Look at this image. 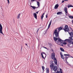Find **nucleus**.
<instances>
[{
  "instance_id": "ea45409f",
  "label": "nucleus",
  "mask_w": 73,
  "mask_h": 73,
  "mask_svg": "<svg viewBox=\"0 0 73 73\" xmlns=\"http://www.w3.org/2000/svg\"><path fill=\"white\" fill-rule=\"evenodd\" d=\"M25 45H27V46H28V45H27V44H25Z\"/></svg>"
},
{
  "instance_id": "2eb2a0df",
  "label": "nucleus",
  "mask_w": 73,
  "mask_h": 73,
  "mask_svg": "<svg viewBox=\"0 0 73 73\" xmlns=\"http://www.w3.org/2000/svg\"><path fill=\"white\" fill-rule=\"evenodd\" d=\"M20 14H21V13H20L18 15V16H17V18L18 19H19L20 18Z\"/></svg>"
},
{
  "instance_id": "bb28decb",
  "label": "nucleus",
  "mask_w": 73,
  "mask_h": 73,
  "mask_svg": "<svg viewBox=\"0 0 73 73\" xmlns=\"http://www.w3.org/2000/svg\"><path fill=\"white\" fill-rule=\"evenodd\" d=\"M62 44H64V45H66V42H62Z\"/></svg>"
},
{
  "instance_id": "a878e982",
  "label": "nucleus",
  "mask_w": 73,
  "mask_h": 73,
  "mask_svg": "<svg viewBox=\"0 0 73 73\" xmlns=\"http://www.w3.org/2000/svg\"><path fill=\"white\" fill-rule=\"evenodd\" d=\"M64 56H70V55L69 54H64Z\"/></svg>"
},
{
  "instance_id": "f704fd0d",
  "label": "nucleus",
  "mask_w": 73,
  "mask_h": 73,
  "mask_svg": "<svg viewBox=\"0 0 73 73\" xmlns=\"http://www.w3.org/2000/svg\"><path fill=\"white\" fill-rule=\"evenodd\" d=\"M39 30V29H38L37 31V32H38Z\"/></svg>"
},
{
  "instance_id": "1a4fd4ad",
  "label": "nucleus",
  "mask_w": 73,
  "mask_h": 73,
  "mask_svg": "<svg viewBox=\"0 0 73 73\" xmlns=\"http://www.w3.org/2000/svg\"><path fill=\"white\" fill-rule=\"evenodd\" d=\"M59 6V5H58V4H57L56 5H55L54 8V9H57Z\"/></svg>"
},
{
  "instance_id": "ddd939ff",
  "label": "nucleus",
  "mask_w": 73,
  "mask_h": 73,
  "mask_svg": "<svg viewBox=\"0 0 73 73\" xmlns=\"http://www.w3.org/2000/svg\"><path fill=\"white\" fill-rule=\"evenodd\" d=\"M67 8L66 7H65L64 11H65V12L66 13H68V11H67Z\"/></svg>"
},
{
  "instance_id": "c9c22d12",
  "label": "nucleus",
  "mask_w": 73,
  "mask_h": 73,
  "mask_svg": "<svg viewBox=\"0 0 73 73\" xmlns=\"http://www.w3.org/2000/svg\"><path fill=\"white\" fill-rule=\"evenodd\" d=\"M51 50H52V51L53 53H54V51H53V50L52 49Z\"/></svg>"
},
{
  "instance_id": "a19ab883",
  "label": "nucleus",
  "mask_w": 73,
  "mask_h": 73,
  "mask_svg": "<svg viewBox=\"0 0 73 73\" xmlns=\"http://www.w3.org/2000/svg\"><path fill=\"white\" fill-rule=\"evenodd\" d=\"M32 0V1H34L35 0Z\"/></svg>"
},
{
  "instance_id": "4c0bfd02",
  "label": "nucleus",
  "mask_w": 73,
  "mask_h": 73,
  "mask_svg": "<svg viewBox=\"0 0 73 73\" xmlns=\"http://www.w3.org/2000/svg\"><path fill=\"white\" fill-rule=\"evenodd\" d=\"M60 73H62V70L60 72Z\"/></svg>"
},
{
  "instance_id": "7ed1b4c3",
  "label": "nucleus",
  "mask_w": 73,
  "mask_h": 73,
  "mask_svg": "<svg viewBox=\"0 0 73 73\" xmlns=\"http://www.w3.org/2000/svg\"><path fill=\"white\" fill-rule=\"evenodd\" d=\"M62 29L64 30V31H69V29L68 28V27L67 25H66L64 27H62Z\"/></svg>"
},
{
  "instance_id": "f3484780",
  "label": "nucleus",
  "mask_w": 73,
  "mask_h": 73,
  "mask_svg": "<svg viewBox=\"0 0 73 73\" xmlns=\"http://www.w3.org/2000/svg\"><path fill=\"white\" fill-rule=\"evenodd\" d=\"M69 35H70V36H73V32H71L70 33L69 32Z\"/></svg>"
},
{
  "instance_id": "c85d7f7f",
  "label": "nucleus",
  "mask_w": 73,
  "mask_h": 73,
  "mask_svg": "<svg viewBox=\"0 0 73 73\" xmlns=\"http://www.w3.org/2000/svg\"><path fill=\"white\" fill-rule=\"evenodd\" d=\"M69 31H72V29L71 27H70V29H69Z\"/></svg>"
},
{
  "instance_id": "79ce46f5",
  "label": "nucleus",
  "mask_w": 73,
  "mask_h": 73,
  "mask_svg": "<svg viewBox=\"0 0 73 73\" xmlns=\"http://www.w3.org/2000/svg\"><path fill=\"white\" fill-rule=\"evenodd\" d=\"M72 44H73V42L72 43Z\"/></svg>"
},
{
  "instance_id": "0eeeda50",
  "label": "nucleus",
  "mask_w": 73,
  "mask_h": 73,
  "mask_svg": "<svg viewBox=\"0 0 73 73\" xmlns=\"http://www.w3.org/2000/svg\"><path fill=\"white\" fill-rule=\"evenodd\" d=\"M67 41L68 42H69V43H71L72 42V41L70 39H66L64 41Z\"/></svg>"
},
{
  "instance_id": "473e14b6",
  "label": "nucleus",
  "mask_w": 73,
  "mask_h": 73,
  "mask_svg": "<svg viewBox=\"0 0 73 73\" xmlns=\"http://www.w3.org/2000/svg\"><path fill=\"white\" fill-rule=\"evenodd\" d=\"M64 3V1H62V3Z\"/></svg>"
},
{
  "instance_id": "aec40b11",
  "label": "nucleus",
  "mask_w": 73,
  "mask_h": 73,
  "mask_svg": "<svg viewBox=\"0 0 73 73\" xmlns=\"http://www.w3.org/2000/svg\"><path fill=\"white\" fill-rule=\"evenodd\" d=\"M31 7L33 8V9H35V8H37V7H35L32 6H31Z\"/></svg>"
},
{
  "instance_id": "393cba45",
  "label": "nucleus",
  "mask_w": 73,
  "mask_h": 73,
  "mask_svg": "<svg viewBox=\"0 0 73 73\" xmlns=\"http://www.w3.org/2000/svg\"><path fill=\"white\" fill-rule=\"evenodd\" d=\"M42 70L43 71L44 70V69H45V67L44 66H42Z\"/></svg>"
},
{
  "instance_id": "9b49d317",
  "label": "nucleus",
  "mask_w": 73,
  "mask_h": 73,
  "mask_svg": "<svg viewBox=\"0 0 73 73\" xmlns=\"http://www.w3.org/2000/svg\"><path fill=\"white\" fill-rule=\"evenodd\" d=\"M46 73H49V68H46Z\"/></svg>"
},
{
  "instance_id": "c756f323",
  "label": "nucleus",
  "mask_w": 73,
  "mask_h": 73,
  "mask_svg": "<svg viewBox=\"0 0 73 73\" xmlns=\"http://www.w3.org/2000/svg\"><path fill=\"white\" fill-rule=\"evenodd\" d=\"M7 1H8V4H9V0H7Z\"/></svg>"
},
{
  "instance_id": "5701e85b",
  "label": "nucleus",
  "mask_w": 73,
  "mask_h": 73,
  "mask_svg": "<svg viewBox=\"0 0 73 73\" xmlns=\"http://www.w3.org/2000/svg\"><path fill=\"white\" fill-rule=\"evenodd\" d=\"M69 38H70L71 40H73V36H72L70 37H69Z\"/></svg>"
},
{
  "instance_id": "4be33fe9",
  "label": "nucleus",
  "mask_w": 73,
  "mask_h": 73,
  "mask_svg": "<svg viewBox=\"0 0 73 73\" xmlns=\"http://www.w3.org/2000/svg\"><path fill=\"white\" fill-rule=\"evenodd\" d=\"M37 5L38 6V7H40V3L39 2H37Z\"/></svg>"
},
{
  "instance_id": "39448f33",
  "label": "nucleus",
  "mask_w": 73,
  "mask_h": 73,
  "mask_svg": "<svg viewBox=\"0 0 73 73\" xmlns=\"http://www.w3.org/2000/svg\"><path fill=\"white\" fill-rule=\"evenodd\" d=\"M2 31H3V27H2V25H1V24H0V33L2 34V35H4Z\"/></svg>"
},
{
  "instance_id": "f8f14e48",
  "label": "nucleus",
  "mask_w": 73,
  "mask_h": 73,
  "mask_svg": "<svg viewBox=\"0 0 73 73\" xmlns=\"http://www.w3.org/2000/svg\"><path fill=\"white\" fill-rule=\"evenodd\" d=\"M34 17L36 19H37V14L36 13H35L34 14Z\"/></svg>"
},
{
  "instance_id": "b1692460",
  "label": "nucleus",
  "mask_w": 73,
  "mask_h": 73,
  "mask_svg": "<svg viewBox=\"0 0 73 73\" xmlns=\"http://www.w3.org/2000/svg\"><path fill=\"white\" fill-rule=\"evenodd\" d=\"M70 19H73V16H68Z\"/></svg>"
},
{
  "instance_id": "9d476101",
  "label": "nucleus",
  "mask_w": 73,
  "mask_h": 73,
  "mask_svg": "<svg viewBox=\"0 0 73 73\" xmlns=\"http://www.w3.org/2000/svg\"><path fill=\"white\" fill-rule=\"evenodd\" d=\"M51 23H52V21H51L48 25V29H49V28H50V25H51Z\"/></svg>"
},
{
  "instance_id": "7c9ffc66",
  "label": "nucleus",
  "mask_w": 73,
  "mask_h": 73,
  "mask_svg": "<svg viewBox=\"0 0 73 73\" xmlns=\"http://www.w3.org/2000/svg\"><path fill=\"white\" fill-rule=\"evenodd\" d=\"M46 18H48V14H47L46 15Z\"/></svg>"
},
{
  "instance_id": "e433bc0d",
  "label": "nucleus",
  "mask_w": 73,
  "mask_h": 73,
  "mask_svg": "<svg viewBox=\"0 0 73 73\" xmlns=\"http://www.w3.org/2000/svg\"><path fill=\"white\" fill-rule=\"evenodd\" d=\"M64 1H68V0H64Z\"/></svg>"
},
{
  "instance_id": "2f4dec72",
  "label": "nucleus",
  "mask_w": 73,
  "mask_h": 73,
  "mask_svg": "<svg viewBox=\"0 0 73 73\" xmlns=\"http://www.w3.org/2000/svg\"><path fill=\"white\" fill-rule=\"evenodd\" d=\"M43 48H45V49H47V48L43 46Z\"/></svg>"
},
{
  "instance_id": "58836bf2",
  "label": "nucleus",
  "mask_w": 73,
  "mask_h": 73,
  "mask_svg": "<svg viewBox=\"0 0 73 73\" xmlns=\"http://www.w3.org/2000/svg\"><path fill=\"white\" fill-rule=\"evenodd\" d=\"M71 57V58H73V57L72 56H71V57Z\"/></svg>"
},
{
  "instance_id": "6ab92c4d",
  "label": "nucleus",
  "mask_w": 73,
  "mask_h": 73,
  "mask_svg": "<svg viewBox=\"0 0 73 73\" xmlns=\"http://www.w3.org/2000/svg\"><path fill=\"white\" fill-rule=\"evenodd\" d=\"M64 59L66 61H67V60L68 59V57L67 56H65Z\"/></svg>"
},
{
  "instance_id": "dca6fc26",
  "label": "nucleus",
  "mask_w": 73,
  "mask_h": 73,
  "mask_svg": "<svg viewBox=\"0 0 73 73\" xmlns=\"http://www.w3.org/2000/svg\"><path fill=\"white\" fill-rule=\"evenodd\" d=\"M62 13V12H59L57 13V14L58 15H61Z\"/></svg>"
},
{
  "instance_id": "6e6552de",
  "label": "nucleus",
  "mask_w": 73,
  "mask_h": 73,
  "mask_svg": "<svg viewBox=\"0 0 73 73\" xmlns=\"http://www.w3.org/2000/svg\"><path fill=\"white\" fill-rule=\"evenodd\" d=\"M60 55L61 56V57L63 59V60H64V56L62 55V54L61 53V52H60Z\"/></svg>"
},
{
  "instance_id": "72a5a7b5",
  "label": "nucleus",
  "mask_w": 73,
  "mask_h": 73,
  "mask_svg": "<svg viewBox=\"0 0 73 73\" xmlns=\"http://www.w3.org/2000/svg\"><path fill=\"white\" fill-rule=\"evenodd\" d=\"M38 12H39V11H38L37 12H36V13H37V14H38Z\"/></svg>"
},
{
  "instance_id": "a211bd4d",
  "label": "nucleus",
  "mask_w": 73,
  "mask_h": 73,
  "mask_svg": "<svg viewBox=\"0 0 73 73\" xmlns=\"http://www.w3.org/2000/svg\"><path fill=\"white\" fill-rule=\"evenodd\" d=\"M60 50H61L62 52H64V49H63L62 48H60Z\"/></svg>"
},
{
  "instance_id": "20e7f679",
  "label": "nucleus",
  "mask_w": 73,
  "mask_h": 73,
  "mask_svg": "<svg viewBox=\"0 0 73 73\" xmlns=\"http://www.w3.org/2000/svg\"><path fill=\"white\" fill-rule=\"evenodd\" d=\"M50 68L51 70L53 69V70L54 71H56L57 70V67L56 66H55L53 65V66L52 68L50 67Z\"/></svg>"
},
{
  "instance_id": "4468645a",
  "label": "nucleus",
  "mask_w": 73,
  "mask_h": 73,
  "mask_svg": "<svg viewBox=\"0 0 73 73\" xmlns=\"http://www.w3.org/2000/svg\"><path fill=\"white\" fill-rule=\"evenodd\" d=\"M45 14V13H44L41 16V19L42 20V19H43V18L44 17V15Z\"/></svg>"
},
{
  "instance_id": "37998d69",
  "label": "nucleus",
  "mask_w": 73,
  "mask_h": 73,
  "mask_svg": "<svg viewBox=\"0 0 73 73\" xmlns=\"http://www.w3.org/2000/svg\"><path fill=\"white\" fill-rule=\"evenodd\" d=\"M72 24H73V20H72Z\"/></svg>"
},
{
  "instance_id": "cd10ccee",
  "label": "nucleus",
  "mask_w": 73,
  "mask_h": 73,
  "mask_svg": "<svg viewBox=\"0 0 73 73\" xmlns=\"http://www.w3.org/2000/svg\"><path fill=\"white\" fill-rule=\"evenodd\" d=\"M41 55L42 56V58H44V56H43V55L42 54V53L41 54Z\"/></svg>"
},
{
  "instance_id": "f257e3e1",
  "label": "nucleus",
  "mask_w": 73,
  "mask_h": 73,
  "mask_svg": "<svg viewBox=\"0 0 73 73\" xmlns=\"http://www.w3.org/2000/svg\"><path fill=\"white\" fill-rule=\"evenodd\" d=\"M58 29V31H57V29ZM62 29V27H60L59 28H58L57 29H56L54 32V34L53 35V37L54 38V41H56V43H58V41L59 42H63V40L60 38L58 39L57 38H56V37H58L59 36V32ZM58 40V41H56Z\"/></svg>"
},
{
  "instance_id": "f03ea898",
  "label": "nucleus",
  "mask_w": 73,
  "mask_h": 73,
  "mask_svg": "<svg viewBox=\"0 0 73 73\" xmlns=\"http://www.w3.org/2000/svg\"><path fill=\"white\" fill-rule=\"evenodd\" d=\"M51 57L52 60H54L55 65H57V61L56 59V58H55V53L54 52L52 53Z\"/></svg>"
},
{
  "instance_id": "412c9836",
  "label": "nucleus",
  "mask_w": 73,
  "mask_h": 73,
  "mask_svg": "<svg viewBox=\"0 0 73 73\" xmlns=\"http://www.w3.org/2000/svg\"><path fill=\"white\" fill-rule=\"evenodd\" d=\"M68 8H70V7H73V6L72 5H68Z\"/></svg>"
},
{
  "instance_id": "423d86ee",
  "label": "nucleus",
  "mask_w": 73,
  "mask_h": 73,
  "mask_svg": "<svg viewBox=\"0 0 73 73\" xmlns=\"http://www.w3.org/2000/svg\"><path fill=\"white\" fill-rule=\"evenodd\" d=\"M50 64H51L50 65V68H52V67H53V65H54V64L53 63V60L51 61L50 62Z\"/></svg>"
}]
</instances>
